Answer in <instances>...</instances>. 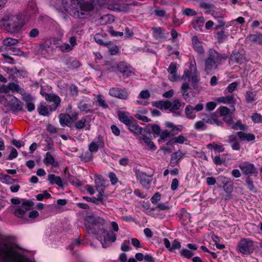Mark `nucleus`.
<instances>
[{
    "label": "nucleus",
    "instance_id": "obj_26",
    "mask_svg": "<svg viewBox=\"0 0 262 262\" xmlns=\"http://www.w3.org/2000/svg\"><path fill=\"white\" fill-rule=\"evenodd\" d=\"M48 180L51 184H57L58 186L63 188L65 186V183L63 182L61 178L59 176H56L54 174L48 175Z\"/></svg>",
    "mask_w": 262,
    "mask_h": 262
},
{
    "label": "nucleus",
    "instance_id": "obj_5",
    "mask_svg": "<svg viewBox=\"0 0 262 262\" xmlns=\"http://www.w3.org/2000/svg\"><path fill=\"white\" fill-rule=\"evenodd\" d=\"M78 2L79 18H84L91 15L94 8L97 6H101L105 3L106 0H77Z\"/></svg>",
    "mask_w": 262,
    "mask_h": 262
},
{
    "label": "nucleus",
    "instance_id": "obj_61",
    "mask_svg": "<svg viewBox=\"0 0 262 262\" xmlns=\"http://www.w3.org/2000/svg\"><path fill=\"white\" fill-rule=\"evenodd\" d=\"M28 10L32 11L31 14H35L36 12V5L34 1L30 2L28 5Z\"/></svg>",
    "mask_w": 262,
    "mask_h": 262
},
{
    "label": "nucleus",
    "instance_id": "obj_60",
    "mask_svg": "<svg viewBox=\"0 0 262 262\" xmlns=\"http://www.w3.org/2000/svg\"><path fill=\"white\" fill-rule=\"evenodd\" d=\"M110 45L107 46L109 51L112 55H115L119 51L117 46L112 45L110 42H108Z\"/></svg>",
    "mask_w": 262,
    "mask_h": 262
},
{
    "label": "nucleus",
    "instance_id": "obj_42",
    "mask_svg": "<svg viewBox=\"0 0 262 262\" xmlns=\"http://www.w3.org/2000/svg\"><path fill=\"white\" fill-rule=\"evenodd\" d=\"M256 92L247 91L245 95V98L247 103H250L255 100Z\"/></svg>",
    "mask_w": 262,
    "mask_h": 262
},
{
    "label": "nucleus",
    "instance_id": "obj_33",
    "mask_svg": "<svg viewBox=\"0 0 262 262\" xmlns=\"http://www.w3.org/2000/svg\"><path fill=\"white\" fill-rule=\"evenodd\" d=\"M237 135L242 141H253L255 137L254 134L251 133H246L243 132H238Z\"/></svg>",
    "mask_w": 262,
    "mask_h": 262
},
{
    "label": "nucleus",
    "instance_id": "obj_56",
    "mask_svg": "<svg viewBox=\"0 0 262 262\" xmlns=\"http://www.w3.org/2000/svg\"><path fill=\"white\" fill-rule=\"evenodd\" d=\"M233 182L232 181L223 186V189L227 193H231L233 191Z\"/></svg>",
    "mask_w": 262,
    "mask_h": 262
},
{
    "label": "nucleus",
    "instance_id": "obj_19",
    "mask_svg": "<svg viewBox=\"0 0 262 262\" xmlns=\"http://www.w3.org/2000/svg\"><path fill=\"white\" fill-rule=\"evenodd\" d=\"M118 116L119 120L126 126L134 120L130 114L127 112L118 111Z\"/></svg>",
    "mask_w": 262,
    "mask_h": 262
},
{
    "label": "nucleus",
    "instance_id": "obj_17",
    "mask_svg": "<svg viewBox=\"0 0 262 262\" xmlns=\"http://www.w3.org/2000/svg\"><path fill=\"white\" fill-rule=\"evenodd\" d=\"M46 100L49 102H53V104L50 106L51 112L55 111L60 102V99L58 96L53 94H47L45 96Z\"/></svg>",
    "mask_w": 262,
    "mask_h": 262
},
{
    "label": "nucleus",
    "instance_id": "obj_49",
    "mask_svg": "<svg viewBox=\"0 0 262 262\" xmlns=\"http://www.w3.org/2000/svg\"><path fill=\"white\" fill-rule=\"evenodd\" d=\"M194 128L198 130H205L207 128V126L205 125V121H204L202 118L201 120L195 122Z\"/></svg>",
    "mask_w": 262,
    "mask_h": 262
},
{
    "label": "nucleus",
    "instance_id": "obj_53",
    "mask_svg": "<svg viewBox=\"0 0 262 262\" xmlns=\"http://www.w3.org/2000/svg\"><path fill=\"white\" fill-rule=\"evenodd\" d=\"M238 84L236 82H233L230 83L225 90V93H232L236 89Z\"/></svg>",
    "mask_w": 262,
    "mask_h": 262
},
{
    "label": "nucleus",
    "instance_id": "obj_54",
    "mask_svg": "<svg viewBox=\"0 0 262 262\" xmlns=\"http://www.w3.org/2000/svg\"><path fill=\"white\" fill-rule=\"evenodd\" d=\"M38 201H42L43 199H48L51 198V194L47 190L43 191L42 193H39L36 196Z\"/></svg>",
    "mask_w": 262,
    "mask_h": 262
},
{
    "label": "nucleus",
    "instance_id": "obj_23",
    "mask_svg": "<svg viewBox=\"0 0 262 262\" xmlns=\"http://www.w3.org/2000/svg\"><path fill=\"white\" fill-rule=\"evenodd\" d=\"M192 41L193 48L195 51L200 55H203L205 51L202 46V43L199 40L198 37L196 36H193L192 37Z\"/></svg>",
    "mask_w": 262,
    "mask_h": 262
},
{
    "label": "nucleus",
    "instance_id": "obj_58",
    "mask_svg": "<svg viewBox=\"0 0 262 262\" xmlns=\"http://www.w3.org/2000/svg\"><path fill=\"white\" fill-rule=\"evenodd\" d=\"M208 146L212 147L215 150L219 152H223L225 150L223 145L221 143L209 144Z\"/></svg>",
    "mask_w": 262,
    "mask_h": 262
},
{
    "label": "nucleus",
    "instance_id": "obj_43",
    "mask_svg": "<svg viewBox=\"0 0 262 262\" xmlns=\"http://www.w3.org/2000/svg\"><path fill=\"white\" fill-rule=\"evenodd\" d=\"M193 107L190 105H187L185 108V115L189 119H194L195 117V114L193 112Z\"/></svg>",
    "mask_w": 262,
    "mask_h": 262
},
{
    "label": "nucleus",
    "instance_id": "obj_47",
    "mask_svg": "<svg viewBox=\"0 0 262 262\" xmlns=\"http://www.w3.org/2000/svg\"><path fill=\"white\" fill-rule=\"evenodd\" d=\"M0 180L3 182L7 184H12L15 182V180L13 179L10 176L0 174Z\"/></svg>",
    "mask_w": 262,
    "mask_h": 262
},
{
    "label": "nucleus",
    "instance_id": "obj_46",
    "mask_svg": "<svg viewBox=\"0 0 262 262\" xmlns=\"http://www.w3.org/2000/svg\"><path fill=\"white\" fill-rule=\"evenodd\" d=\"M37 110L38 112V113L42 116H47L49 115V111L48 110V108L47 106L40 104Z\"/></svg>",
    "mask_w": 262,
    "mask_h": 262
},
{
    "label": "nucleus",
    "instance_id": "obj_30",
    "mask_svg": "<svg viewBox=\"0 0 262 262\" xmlns=\"http://www.w3.org/2000/svg\"><path fill=\"white\" fill-rule=\"evenodd\" d=\"M59 119L60 125L63 127L70 126L72 122L71 116L68 114H60L59 116Z\"/></svg>",
    "mask_w": 262,
    "mask_h": 262
},
{
    "label": "nucleus",
    "instance_id": "obj_37",
    "mask_svg": "<svg viewBox=\"0 0 262 262\" xmlns=\"http://www.w3.org/2000/svg\"><path fill=\"white\" fill-rule=\"evenodd\" d=\"M153 105L161 109L167 110L170 107L171 102L169 101H158L155 102Z\"/></svg>",
    "mask_w": 262,
    "mask_h": 262
},
{
    "label": "nucleus",
    "instance_id": "obj_52",
    "mask_svg": "<svg viewBox=\"0 0 262 262\" xmlns=\"http://www.w3.org/2000/svg\"><path fill=\"white\" fill-rule=\"evenodd\" d=\"M181 255L186 258L190 259L194 255V253L187 249H183L181 250Z\"/></svg>",
    "mask_w": 262,
    "mask_h": 262
},
{
    "label": "nucleus",
    "instance_id": "obj_35",
    "mask_svg": "<svg viewBox=\"0 0 262 262\" xmlns=\"http://www.w3.org/2000/svg\"><path fill=\"white\" fill-rule=\"evenodd\" d=\"M217 101L219 102L224 104H235L236 100L233 96L229 95L226 96H223L218 98Z\"/></svg>",
    "mask_w": 262,
    "mask_h": 262
},
{
    "label": "nucleus",
    "instance_id": "obj_28",
    "mask_svg": "<svg viewBox=\"0 0 262 262\" xmlns=\"http://www.w3.org/2000/svg\"><path fill=\"white\" fill-rule=\"evenodd\" d=\"M127 126L128 129L135 135H139L142 133V128L140 127L134 120Z\"/></svg>",
    "mask_w": 262,
    "mask_h": 262
},
{
    "label": "nucleus",
    "instance_id": "obj_13",
    "mask_svg": "<svg viewBox=\"0 0 262 262\" xmlns=\"http://www.w3.org/2000/svg\"><path fill=\"white\" fill-rule=\"evenodd\" d=\"M104 142L102 137L99 135L96 139L91 142L89 145V151L93 152H97L99 148H103Z\"/></svg>",
    "mask_w": 262,
    "mask_h": 262
},
{
    "label": "nucleus",
    "instance_id": "obj_25",
    "mask_svg": "<svg viewBox=\"0 0 262 262\" xmlns=\"http://www.w3.org/2000/svg\"><path fill=\"white\" fill-rule=\"evenodd\" d=\"M118 70L122 73L123 76L127 77L131 75L130 67H128L126 63L121 62L118 64Z\"/></svg>",
    "mask_w": 262,
    "mask_h": 262
},
{
    "label": "nucleus",
    "instance_id": "obj_1",
    "mask_svg": "<svg viewBox=\"0 0 262 262\" xmlns=\"http://www.w3.org/2000/svg\"><path fill=\"white\" fill-rule=\"evenodd\" d=\"M0 262H29L20 252L11 244H0Z\"/></svg>",
    "mask_w": 262,
    "mask_h": 262
},
{
    "label": "nucleus",
    "instance_id": "obj_20",
    "mask_svg": "<svg viewBox=\"0 0 262 262\" xmlns=\"http://www.w3.org/2000/svg\"><path fill=\"white\" fill-rule=\"evenodd\" d=\"M96 188L98 194L103 197L104 191L105 189V181L100 176H96L95 180Z\"/></svg>",
    "mask_w": 262,
    "mask_h": 262
},
{
    "label": "nucleus",
    "instance_id": "obj_36",
    "mask_svg": "<svg viewBox=\"0 0 262 262\" xmlns=\"http://www.w3.org/2000/svg\"><path fill=\"white\" fill-rule=\"evenodd\" d=\"M9 91L12 92H16L20 94H24L25 90L21 88L18 84L14 82H10L8 83Z\"/></svg>",
    "mask_w": 262,
    "mask_h": 262
},
{
    "label": "nucleus",
    "instance_id": "obj_16",
    "mask_svg": "<svg viewBox=\"0 0 262 262\" xmlns=\"http://www.w3.org/2000/svg\"><path fill=\"white\" fill-rule=\"evenodd\" d=\"M70 45L63 43L57 47V48L63 53L69 52L72 51L77 45L76 38L74 36L71 37L69 39Z\"/></svg>",
    "mask_w": 262,
    "mask_h": 262
},
{
    "label": "nucleus",
    "instance_id": "obj_57",
    "mask_svg": "<svg viewBox=\"0 0 262 262\" xmlns=\"http://www.w3.org/2000/svg\"><path fill=\"white\" fill-rule=\"evenodd\" d=\"M252 121L256 123L262 122V116L260 114L257 113H254L251 116Z\"/></svg>",
    "mask_w": 262,
    "mask_h": 262
},
{
    "label": "nucleus",
    "instance_id": "obj_29",
    "mask_svg": "<svg viewBox=\"0 0 262 262\" xmlns=\"http://www.w3.org/2000/svg\"><path fill=\"white\" fill-rule=\"evenodd\" d=\"M137 177L141 184L145 187H148L151 182L150 177L144 172L139 173Z\"/></svg>",
    "mask_w": 262,
    "mask_h": 262
},
{
    "label": "nucleus",
    "instance_id": "obj_59",
    "mask_svg": "<svg viewBox=\"0 0 262 262\" xmlns=\"http://www.w3.org/2000/svg\"><path fill=\"white\" fill-rule=\"evenodd\" d=\"M246 128V125L243 124L241 121H237L232 126V128L235 130L239 129L241 130H244Z\"/></svg>",
    "mask_w": 262,
    "mask_h": 262
},
{
    "label": "nucleus",
    "instance_id": "obj_15",
    "mask_svg": "<svg viewBox=\"0 0 262 262\" xmlns=\"http://www.w3.org/2000/svg\"><path fill=\"white\" fill-rule=\"evenodd\" d=\"M202 119L205 123L215 124L217 126L222 125V122L218 119L217 116L214 113L204 114L202 115Z\"/></svg>",
    "mask_w": 262,
    "mask_h": 262
},
{
    "label": "nucleus",
    "instance_id": "obj_39",
    "mask_svg": "<svg viewBox=\"0 0 262 262\" xmlns=\"http://www.w3.org/2000/svg\"><path fill=\"white\" fill-rule=\"evenodd\" d=\"M18 42L17 39L8 37L5 38L3 41V43L5 46L9 47L10 48L13 47L15 45H17Z\"/></svg>",
    "mask_w": 262,
    "mask_h": 262
},
{
    "label": "nucleus",
    "instance_id": "obj_4",
    "mask_svg": "<svg viewBox=\"0 0 262 262\" xmlns=\"http://www.w3.org/2000/svg\"><path fill=\"white\" fill-rule=\"evenodd\" d=\"M0 24L5 29L11 34L20 31L24 25L23 20L18 14H8L1 19Z\"/></svg>",
    "mask_w": 262,
    "mask_h": 262
},
{
    "label": "nucleus",
    "instance_id": "obj_40",
    "mask_svg": "<svg viewBox=\"0 0 262 262\" xmlns=\"http://www.w3.org/2000/svg\"><path fill=\"white\" fill-rule=\"evenodd\" d=\"M105 36L100 33H97L94 37V39L95 41L101 45H104L105 46H107L110 44L108 43V42H104Z\"/></svg>",
    "mask_w": 262,
    "mask_h": 262
},
{
    "label": "nucleus",
    "instance_id": "obj_27",
    "mask_svg": "<svg viewBox=\"0 0 262 262\" xmlns=\"http://www.w3.org/2000/svg\"><path fill=\"white\" fill-rule=\"evenodd\" d=\"M78 107L81 112H83L84 113H88L92 112L93 111V106L84 100L80 101L78 104Z\"/></svg>",
    "mask_w": 262,
    "mask_h": 262
},
{
    "label": "nucleus",
    "instance_id": "obj_63",
    "mask_svg": "<svg viewBox=\"0 0 262 262\" xmlns=\"http://www.w3.org/2000/svg\"><path fill=\"white\" fill-rule=\"evenodd\" d=\"M135 117L137 119H138L140 120L143 121L144 122H148L150 121V120L149 119H148L147 117L145 116V115H144L140 112L137 113L135 115Z\"/></svg>",
    "mask_w": 262,
    "mask_h": 262
},
{
    "label": "nucleus",
    "instance_id": "obj_22",
    "mask_svg": "<svg viewBox=\"0 0 262 262\" xmlns=\"http://www.w3.org/2000/svg\"><path fill=\"white\" fill-rule=\"evenodd\" d=\"M229 59L233 63L242 64L245 61L243 55L238 51H233L229 57Z\"/></svg>",
    "mask_w": 262,
    "mask_h": 262
},
{
    "label": "nucleus",
    "instance_id": "obj_55",
    "mask_svg": "<svg viewBox=\"0 0 262 262\" xmlns=\"http://www.w3.org/2000/svg\"><path fill=\"white\" fill-rule=\"evenodd\" d=\"M200 6L201 8L208 10H211L214 8V5L213 4L205 2H201Z\"/></svg>",
    "mask_w": 262,
    "mask_h": 262
},
{
    "label": "nucleus",
    "instance_id": "obj_21",
    "mask_svg": "<svg viewBox=\"0 0 262 262\" xmlns=\"http://www.w3.org/2000/svg\"><path fill=\"white\" fill-rule=\"evenodd\" d=\"M177 64L176 63L172 62L170 64L168 68L170 80L175 81L179 78V76L177 75Z\"/></svg>",
    "mask_w": 262,
    "mask_h": 262
},
{
    "label": "nucleus",
    "instance_id": "obj_32",
    "mask_svg": "<svg viewBox=\"0 0 262 262\" xmlns=\"http://www.w3.org/2000/svg\"><path fill=\"white\" fill-rule=\"evenodd\" d=\"M181 89L183 91V97L184 99L189 101L190 99V95L189 94L188 92H191V89L189 86V83L188 82H183L181 86Z\"/></svg>",
    "mask_w": 262,
    "mask_h": 262
},
{
    "label": "nucleus",
    "instance_id": "obj_11",
    "mask_svg": "<svg viewBox=\"0 0 262 262\" xmlns=\"http://www.w3.org/2000/svg\"><path fill=\"white\" fill-rule=\"evenodd\" d=\"M107 8L114 11L126 13L129 10V5L127 3L120 4L113 1H110Z\"/></svg>",
    "mask_w": 262,
    "mask_h": 262
},
{
    "label": "nucleus",
    "instance_id": "obj_64",
    "mask_svg": "<svg viewBox=\"0 0 262 262\" xmlns=\"http://www.w3.org/2000/svg\"><path fill=\"white\" fill-rule=\"evenodd\" d=\"M220 110V113L221 116H224L229 114L230 109L226 106H220L219 109Z\"/></svg>",
    "mask_w": 262,
    "mask_h": 262
},
{
    "label": "nucleus",
    "instance_id": "obj_51",
    "mask_svg": "<svg viewBox=\"0 0 262 262\" xmlns=\"http://www.w3.org/2000/svg\"><path fill=\"white\" fill-rule=\"evenodd\" d=\"M180 106V102L179 100H176L172 103H171V105L169 108L170 111L176 113L179 110Z\"/></svg>",
    "mask_w": 262,
    "mask_h": 262
},
{
    "label": "nucleus",
    "instance_id": "obj_31",
    "mask_svg": "<svg viewBox=\"0 0 262 262\" xmlns=\"http://www.w3.org/2000/svg\"><path fill=\"white\" fill-rule=\"evenodd\" d=\"M228 142L232 144L231 147L233 150H239L240 149L241 145L236 136L233 135L229 136Z\"/></svg>",
    "mask_w": 262,
    "mask_h": 262
},
{
    "label": "nucleus",
    "instance_id": "obj_6",
    "mask_svg": "<svg viewBox=\"0 0 262 262\" xmlns=\"http://www.w3.org/2000/svg\"><path fill=\"white\" fill-rule=\"evenodd\" d=\"M77 0H50V4L57 8L61 7L73 16L78 18V2Z\"/></svg>",
    "mask_w": 262,
    "mask_h": 262
},
{
    "label": "nucleus",
    "instance_id": "obj_12",
    "mask_svg": "<svg viewBox=\"0 0 262 262\" xmlns=\"http://www.w3.org/2000/svg\"><path fill=\"white\" fill-rule=\"evenodd\" d=\"M109 94L112 97L122 100H127L129 97V93L125 89L112 88L109 91Z\"/></svg>",
    "mask_w": 262,
    "mask_h": 262
},
{
    "label": "nucleus",
    "instance_id": "obj_18",
    "mask_svg": "<svg viewBox=\"0 0 262 262\" xmlns=\"http://www.w3.org/2000/svg\"><path fill=\"white\" fill-rule=\"evenodd\" d=\"M151 30L153 32L154 36L159 40H163L168 36V33L162 28L152 27Z\"/></svg>",
    "mask_w": 262,
    "mask_h": 262
},
{
    "label": "nucleus",
    "instance_id": "obj_48",
    "mask_svg": "<svg viewBox=\"0 0 262 262\" xmlns=\"http://www.w3.org/2000/svg\"><path fill=\"white\" fill-rule=\"evenodd\" d=\"M44 163L46 165H52L54 163V158L49 152L46 154Z\"/></svg>",
    "mask_w": 262,
    "mask_h": 262
},
{
    "label": "nucleus",
    "instance_id": "obj_50",
    "mask_svg": "<svg viewBox=\"0 0 262 262\" xmlns=\"http://www.w3.org/2000/svg\"><path fill=\"white\" fill-rule=\"evenodd\" d=\"M97 102L98 103L99 105L103 108H106L108 105L106 103L105 101L103 99L102 95H98L97 96Z\"/></svg>",
    "mask_w": 262,
    "mask_h": 262
},
{
    "label": "nucleus",
    "instance_id": "obj_38",
    "mask_svg": "<svg viewBox=\"0 0 262 262\" xmlns=\"http://www.w3.org/2000/svg\"><path fill=\"white\" fill-rule=\"evenodd\" d=\"M139 140L141 141H143L149 149L154 150H156V147L149 138L145 135H142L139 138Z\"/></svg>",
    "mask_w": 262,
    "mask_h": 262
},
{
    "label": "nucleus",
    "instance_id": "obj_34",
    "mask_svg": "<svg viewBox=\"0 0 262 262\" xmlns=\"http://www.w3.org/2000/svg\"><path fill=\"white\" fill-rule=\"evenodd\" d=\"M247 39L250 42L259 45L262 44V34L260 33L250 34L248 36Z\"/></svg>",
    "mask_w": 262,
    "mask_h": 262
},
{
    "label": "nucleus",
    "instance_id": "obj_9",
    "mask_svg": "<svg viewBox=\"0 0 262 262\" xmlns=\"http://www.w3.org/2000/svg\"><path fill=\"white\" fill-rule=\"evenodd\" d=\"M238 167L242 170L243 174L249 176L253 175L256 177L258 174V171L254 164L248 162H244L238 165Z\"/></svg>",
    "mask_w": 262,
    "mask_h": 262
},
{
    "label": "nucleus",
    "instance_id": "obj_62",
    "mask_svg": "<svg viewBox=\"0 0 262 262\" xmlns=\"http://www.w3.org/2000/svg\"><path fill=\"white\" fill-rule=\"evenodd\" d=\"M183 14L188 16H195L196 14V12L192 9L186 8L183 10Z\"/></svg>",
    "mask_w": 262,
    "mask_h": 262
},
{
    "label": "nucleus",
    "instance_id": "obj_24",
    "mask_svg": "<svg viewBox=\"0 0 262 262\" xmlns=\"http://www.w3.org/2000/svg\"><path fill=\"white\" fill-rule=\"evenodd\" d=\"M9 104L14 111H20L23 110V106L21 102L15 97H11Z\"/></svg>",
    "mask_w": 262,
    "mask_h": 262
},
{
    "label": "nucleus",
    "instance_id": "obj_10",
    "mask_svg": "<svg viewBox=\"0 0 262 262\" xmlns=\"http://www.w3.org/2000/svg\"><path fill=\"white\" fill-rule=\"evenodd\" d=\"M100 233H103V236L98 235V239L101 242L103 248L107 247L106 242L107 241L114 242L116 239V236L113 232H109L104 229H100L99 230Z\"/></svg>",
    "mask_w": 262,
    "mask_h": 262
},
{
    "label": "nucleus",
    "instance_id": "obj_2",
    "mask_svg": "<svg viewBox=\"0 0 262 262\" xmlns=\"http://www.w3.org/2000/svg\"><path fill=\"white\" fill-rule=\"evenodd\" d=\"M228 58V55L225 53H220L211 48L207 52V57L204 60V70L207 74H210L213 70L218 69Z\"/></svg>",
    "mask_w": 262,
    "mask_h": 262
},
{
    "label": "nucleus",
    "instance_id": "obj_45",
    "mask_svg": "<svg viewBox=\"0 0 262 262\" xmlns=\"http://www.w3.org/2000/svg\"><path fill=\"white\" fill-rule=\"evenodd\" d=\"M205 22V19L203 16L200 17H195L193 18L192 20V25L193 27L195 30H198L197 25L200 24V25H203L204 23Z\"/></svg>",
    "mask_w": 262,
    "mask_h": 262
},
{
    "label": "nucleus",
    "instance_id": "obj_14",
    "mask_svg": "<svg viewBox=\"0 0 262 262\" xmlns=\"http://www.w3.org/2000/svg\"><path fill=\"white\" fill-rule=\"evenodd\" d=\"M90 117L86 116L82 117L80 120L75 122L74 126L77 129L85 128L86 130H89L91 129V124Z\"/></svg>",
    "mask_w": 262,
    "mask_h": 262
},
{
    "label": "nucleus",
    "instance_id": "obj_7",
    "mask_svg": "<svg viewBox=\"0 0 262 262\" xmlns=\"http://www.w3.org/2000/svg\"><path fill=\"white\" fill-rule=\"evenodd\" d=\"M236 250L243 255H249L254 251V242L249 238H242L237 244Z\"/></svg>",
    "mask_w": 262,
    "mask_h": 262
},
{
    "label": "nucleus",
    "instance_id": "obj_8",
    "mask_svg": "<svg viewBox=\"0 0 262 262\" xmlns=\"http://www.w3.org/2000/svg\"><path fill=\"white\" fill-rule=\"evenodd\" d=\"M33 205L34 203L32 201L23 200L20 206L15 208L14 214L18 217H24L27 212L30 210Z\"/></svg>",
    "mask_w": 262,
    "mask_h": 262
},
{
    "label": "nucleus",
    "instance_id": "obj_41",
    "mask_svg": "<svg viewBox=\"0 0 262 262\" xmlns=\"http://www.w3.org/2000/svg\"><path fill=\"white\" fill-rule=\"evenodd\" d=\"M83 199L88 202H92L97 205H98L100 203H103V197L99 194L98 195L97 198L95 197L90 198L88 196H84Z\"/></svg>",
    "mask_w": 262,
    "mask_h": 262
},
{
    "label": "nucleus",
    "instance_id": "obj_3",
    "mask_svg": "<svg viewBox=\"0 0 262 262\" xmlns=\"http://www.w3.org/2000/svg\"><path fill=\"white\" fill-rule=\"evenodd\" d=\"M186 66L187 68L185 69L184 74L181 76V80H183L184 82H191L193 88L196 89L200 81V74L197 70L196 62L193 56L189 57Z\"/></svg>",
    "mask_w": 262,
    "mask_h": 262
},
{
    "label": "nucleus",
    "instance_id": "obj_44",
    "mask_svg": "<svg viewBox=\"0 0 262 262\" xmlns=\"http://www.w3.org/2000/svg\"><path fill=\"white\" fill-rule=\"evenodd\" d=\"M246 183L247 188L251 191L253 192H256V190L254 185L253 182L249 176H248L246 179Z\"/></svg>",
    "mask_w": 262,
    "mask_h": 262
}]
</instances>
